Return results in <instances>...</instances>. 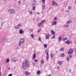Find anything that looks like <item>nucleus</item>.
<instances>
[{"mask_svg": "<svg viewBox=\"0 0 76 76\" xmlns=\"http://www.w3.org/2000/svg\"><path fill=\"white\" fill-rule=\"evenodd\" d=\"M28 61H26V62H23V69H26L27 67V66H28Z\"/></svg>", "mask_w": 76, "mask_h": 76, "instance_id": "f257e3e1", "label": "nucleus"}, {"mask_svg": "<svg viewBox=\"0 0 76 76\" xmlns=\"http://www.w3.org/2000/svg\"><path fill=\"white\" fill-rule=\"evenodd\" d=\"M73 52V50L72 49L70 48L69 49V50L68 52V54L69 55V54H72Z\"/></svg>", "mask_w": 76, "mask_h": 76, "instance_id": "f03ea898", "label": "nucleus"}, {"mask_svg": "<svg viewBox=\"0 0 76 76\" xmlns=\"http://www.w3.org/2000/svg\"><path fill=\"white\" fill-rule=\"evenodd\" d=\"M24 39H21L20 40V42L19 43V45H21L23 42H24Z\"/></svg>", "mask_w": 76, "mask_h": 76, "instance_id": "7ed1b4c3", "label": "nucleus"}, {"mask_svg": "<svg viewBox=\"0 0 76 76\" xmlns=\"http://www.w3.org/2000/svg\"><path fill=\"white\" fill-rule=\"evenodd\" d=\"M45 53L47 55V57L46 58L47 59V60H48V58H49V57L48 56L49 55H48V50H45Z\"/></svg>", "mask_w": 76, "mask_h": 76, "instance_id": "20e7f679", "label": "nucleus"}, {"mask_svg": "<svg viewBox=\"0 0 76 76\" xmlns=\"http://www.w3.org/2000/svg\"><path fill=\"white\" fill-rule=\"evenodd\" d=\"M9 10L10 13L12 14H14V13H15V11L13 9H9Z\"/></svg>", "mask_w": 76, "mask_h": 76, "instance_id": "39448f33", "label": "nucleus"}, {"mask_svg": "<svg viewBox=\"0 0 76 76\" xmlns=\"http://www.w3.org/2000/svg\"><path fill=\"white\" fill-rule=\"evenodd\" d=\"M20 26H21V23H20L17 26H15V28H20Z\"/></svg>", "mask_w": 76, "mask_h": 76, "instance_id": "423d86ee", "label": "nucleus"}, {"mask_svg": "<svg viewBox=\"0 0 76 76\" xmlns=\"http://www.w3.org/2000/svg\"><path fill=\"white\" fill-rule=\"evenodd\" d=\"M65 42L67 44H70L72 43V42L69 40H68V41H66Z\"/></svg>", "mask_w": 76, "mask_h": 76, "instance_id": "0eeeda50", "label": "nucleus"}, {"mask_svg": "<svg viewBox=\"0 0 76 76\" xmlns=\"http://www.w3.org/2000/svg\"><path fill=\"white\" fill-rule=\"evenodd\" d=\"M57 24V21H54L53 22L52 24V25H56Z\"/></svg>", "mask_w": 76, "mask_h": 76, "instance_id": "6e6552de", "label": "nucleus"}, {"mask_svg": "<svg viewBox=\"0 0 76 76\" xmlns=\"http://www.w3.org/2000/svg\"><path fill=\"white\" fill-rule=\"evenodd\" d=\"M16 60H17V59L16 58H14L12 59V61L14 62H15V61H16Z\"/></svg>", "mask_w": 76, "mask_h": 76, "instance_id": "1a4fd4ad", "label": "nucleus"}, {"mask_svg": "<svg viewBox=\"0 0 76 76\" xmlns=\"http://www.w3.org/2000/svg\"><path fill=\"white\" fill-rule=\"evenodd\" d=\"M25 74L26 75H30V73L28 72V71H26L25 72Z\"/></svg>", "mask_w": 76, "mask_h": 76, "instance_id": "9d476101", "label": "nucleus"}, {"mask_svg": "<svg viewBox=\"0 0 76 76\" xmlns=\"http://www.w3.org/2000/svg\"><path fill=\"white\" fill-rule=\"evenodd\" d=\"M19 32L20 34H23V33L24 32H23V31H22V29L20 30Z\"/></svg>", "mask_w": 76, "mask_h": 76, "instance_id": "9b49d317", "label": "nucleus"}, {"mask_svg": "<svg viewBox=\"0 0 76 76\" xmlns=\"http://www.w3.org/2000/svg\"><path fill=\"white\" fill-rule=\"evenodd\" d=\"M36 57V55L35 54H34L33 56V59L34 60L35 59V58Z\"/></svg>", "mask_w": 76, "mask_h": 76, "instance_id": "f8f14e48", "label": "nucleus"}, {"mask_svg": "<svg viewBox=\"0 0 76 76\" xmlns=\"http://www.w3.org/2000/svg\"><path fill=\"white\" fill-rule=\"evenodd\" d=\"M41 63H42V64H44V60L43 59H42L41 60Z\"/></svg>", "mask_w": 76, "mask_h": 76, "instance_id": "ddd939ff", "label": "nucleus"}, {"mask_svg": "<svg viewBox=\"0 0 76 76\" xmlns=\"http://www.w3.org/2000/svg\"><path fill=\"white\" fill-rule=\"evenodd\" d=\"M51 32L52 35H55V32L52 30H51Z\"/></svg>", "mask_w": 76, "mask_h": 76, "instance_id": "4468645a", "label": "nucleus"}, {"mask_svg": "<svg viewBox=\"0 0 76 76\" xmlns=\"http://www.w3.org/2000/svg\"><path fill=\"white\" fill-rule=\"evenodd\" d=\"M54 4H56L57 5V3L55 2V1H53V3H52V5H54Z\"/></svg>", "mask_w": 76, "mask_h": 76, "instance_id": "2eb2a0df", "label": "nucleus"}, {"mask_svg": "<svg viewBox=\"0 0 76 76\" xmlns=\"http://www.w3.org/2000/svg\"><path fill=\"white\" fill-rule=\"evenodd\" d=\"M37 75H40V73H41V72L39 71H38L37 72Z\"/></svg>", "mask_w": 76, "mask_h": 76, "instance_id": "dca6fc26", "label": "nucleus"}, {"mask_svg": "<svg viewBox=\"0 0 76 76\" xmlns=\"http://www.w3.org/2000/svg\"><path fill=\"white\" fill-rule=\"evenodd\" d=\"M35 3H36V1H35L34 0L32 1V4L33 5H35Z\"/></svg>", "mask_w": 76, "mask_h": 76, "instance_id": "f3484780", "label": "nucleus"}, {"mask_svg": "<svg viewBox=\"0 0 76 76\" xmlns=\"http://www.w3.org/2000/svg\"><path fill=\"white\" fill-rule=\"evenodd\" d=\"M50 37V34H48L46 37V39H48L49 37Z\"/></svg>", "mask_w": 76, "mask_h": 76, "instance_id": "a211bd4d", "label": "nucleus"}, {"mask_svg": "<svg viewBox=\"0 0 76 76\" xmlns=\"http://www.w3.org/2000/svg\"><path fill=\"white\" fill-rule=\"evenodd\" d=\"M66 39H67V38L64 37L63 38L62 40H63V41H64L65 40H66Z\"/></svg>", "mask_w": 76, "mask_h": 76, "instance_id": "6ab92c4d", "label": "nucleus"}, {"mask_svg": "<svg viewBox=\"0 0 76 76\" xmlns=\"http://www.w3.org/2000/svg\"><path fill=\"white\" fill-rule=\"evenodd\" d=\"M58 63L59 64H60V65L62 64V61H59L58 62Z\"/></svg>", "mask_w": 76, "mask_h": 76, "instance_id": "aec40b11", "label": "nucleus"}, {"mask_svg": "<svg viewBox=\"0 0 76 76\" xmlns=\"http://www.w3.org/2000/svg\"><path fill=\"white\" fill-rule=\"evenodd\" d=\"M55 37H56V35H54L52 37L51 39H54V38H55Z\"/></svg>", "mask_w": 76, "mask_h": 76, "instance_id": "412c9836", "label": "nucleus"}, {"mask_svg": "<svg viewBox=\"0 0 76 76\" xmlns=\"http://www.w3.org/2000/svg\"><path fill=\"white\" fill-rule=\"evenodd\" d=\"M44 48H46L47 47V45L46 44H44Z\"/></svg>", "mask_w": 76, "mask_h": 76, "instance_id": "4be33fe9", "label": "nucleus"}, {"mask_svg": "<svg viewBox=\"0 0 76 76\" xmlns=\"http://www.w3.org/2000/svg\"><path fill=\"white\" fill-rule=\"evenodd\" d=\"M53 56H54V55H53V53H52L51 54V58H53Z\"/></svg>", "mask_w": 76, "mask_h": 76, "instance_id": "5701e85b", "label": "nucleus"}, {"mask_svg": "<svg viewBox=\"0 0 76 76\" xmlns=\"http://www.w3.org/2000/svg\"><path fill=\"white\" fill-rule=\"evenodd\" d=\"M6 61L7 63H9V58H7Z\"/></svg>", "mask_w": 76, "mask_h": 76, "instance_id": "b1692460", "label": "nucleus"}, {"mask_svg": "<svg viewBox=\"0 0 76 76\" xmlns=\"http://www.w3.org/2000/svg\"><path fill=\"white\" fill-rule=\"evenodd\" d=\"M61 57H64V56H65V55L64 53H62L61 55Z\"/></svg>", "mask_w": 76, "mask_h": 76, "instance_id": "393cba45", "label": "nucleus"}, {"mask_svg": "<svg viewBox=\"0 0 76 76\" xmlns=\"http://www.w3.org/2000/svg\"><path fill=\"white\" fill-rule=\"evenodd\" d=\"M72 22V20H69L67 22V23L68 24V23H70V22Z\"/></svg>", "mask_w": 76, "mask_h": 76, "instance_id": "a878e982", "label": "nucleus"}, {"mask_svg": "<svg viewBox=\"0 0 76 76\" xmlns=\"http://www.w3.org/2000/svg\"><path fill=\"white\" fill-rule=\"evenodd\" d=\"M64 51V48H61V49H60V51Z\"/></svg>", "mask_w": 76, "mask_h": 76, "instance_id": "bb28decb", "label": "nucleus"}, {"mask_svg": "<svg viewBox=\"0 0 76 76\" xmlns=\"http://www.w3.org/2000/svg\"><path fill=\"white\" fill-rule=\"evenodd\" d=\"M45 20H43L42 21L41 23H44V22H45Z\"/></svg>", "mask_w": 76, "mask_h": 76, "instance_id": "cd10ccee", "label": "nucleus"}, {"mask_svg": "<svg viewBox=\"0 0 76 76\" xmlns=\"http://www.w3.org/2000/svg\"><path fill=\"white\" fill-rule=\"evenodd\" d=\"M42 23H39L38 24V26H41V24H42Z\"/></svg>", "mask_w": 76, "mask_h": 76, "instance_id": "c85d7f7f", "label": "nucleus"}, {"mask_svg": "<svg viewBox=\"0 0 76 76\" xmlns=\"http://www.w3.org/2000/svg\"><path fill=\"white\" fill-rule=\"evenodd\" d=\"M34 62H38V60L36 59H34Z\"/></svg>", "mask_w": 76, "mask_h": 76, "instance_id": "c756f323", "label": "nucleus"}, {"mask_svg": "<svg viewBox=\"0 0 76 76\" xmlns=\"http://www.w3.org/2000/svg\"><path fill=\"white\" fill-rule=\"evenodd\" d=\"M42 1L43 4H45V0H42Z\"/></svg>", "mask_w": 76, "mask_h": 76, "instance_id": "7c9ffc66", "label": "nucleus"}, {"mask_svg": "<svg viewBox=\"0 0 76 76\" xmlns=\"http://www.w3.org/2000/svg\"><path fill=\"white\" fill-rule=\"evenodd\" d=\"M64 26L65 28H68L69 26V25H65Z\"/></svg>", "mask_w": 76, "mask_h": 76, "instance_id": "2f4dec72", "label": "nucleus"}, {"mask_svg": "<svg viewBox=\"0 0 76 76\" xmlns=\"http://www.w3.org/2000/svg\"><path fill=\"white\" fill-rule=\"evenodd\" d=\"M58 39H59V41H61V37L59 36V37Z\"/></svg>", "mask_w": 76, "mask_h": 76, "instance_id": "473e14b6", "label": "nucleus"}, {"mask_svg": "<svg viewBox=\"0 0 76 76\" xmlns=\"http://www.w3.org/2000/svg\"><path fill=\"white\" fill-rule=\"evenodd\" d=\"M42 9H44L45 8V5H43L42 6Z\"/></svg>", "mask_w": 76, "mask_h": 76, "instance_id": "72a5a7b5", "label": "nucleus"}, {"mask_svg": "<svg viewBox=\"0 0 76 76\" xmlns=\"http://www.w3.org/2000/svg\"><path fill=\"white\" fill-rule=\"evenodd\" d=\"M33 10H35V6H34V7L33 8Z\"/></svg>", "mask_w": 76, "mask_h": 76, "instance_id": "f704fd0d", "label": "nucleus"}, {"mask_svg": "<svg viewBox=\"0 0 76 76\" xmlns=\"http://www.w3.org/2000/svg\"><path fill=\"white\" fill-rule=\"evenodd\" d=\"M71 8H72V7H71L70 6H69L68 7L69 9H71Z\"/></svg>", "mask_w": 76, "mask_h": 76, "instance_id": "c9c22d12", "label": "nucleus"}, {"mask_svg": "<svg viewBox=\"0 0 76 76\" xmlns=\"http://www.w3.org/2000/svg\"><path fill=\"white\" fill-rule=\"evenodd\" d=\"M57 17H55V18H54V20H57Z\"/></svg>", "mask_w": 76, "mask_h": 76, "instance_id": "e433bc0d", "label": "nucleus"}, {"mask_svg": "<svg viewBox=\"0 0 76 76\" xmlns=\"http://www.w3.org/2000/svg\"><path fill=\"white\" fill-rule=\"evenodd\" d=\"M41 31V29H39L37 31V32H39Z\"/></svg>", "mask_w": 76, "mask_h": 76, "instance_id": "4c0bfd02", "label": "nucleus"}, {"mask_svg": "<svg viewBox=\"0 0 76 76\" xmlns=\"http://www.w3.org/2000/svg\"><path fill=\"white\" fill-rule=\"evenodd\" d=\"M31 37H32V38H33L34 37V36L33 34H31Z\"/></svg>", "mask_w": 76, "mask_h": 76, "instance_id": "58836bf2", "label": "nucleus"}, {"mask_svg": "<svg viewBox=\"0 0 76 76\" xmlns=\"http://www.w3.org/2000/svg\"><path fill=\"white\" fill-rule=\"evenodd\" d=\"M72 57V55H70L69 56V57L70 58H71V57Z\"/></svg>", "mask_w": 76, "mask_h": 76, "instance_id": "ea45409f", "label": "nucleus"}, {"mask_svg": "<svg viewBox=\"0 0 76 76\" xmlns=\"http://www.w3.org/2000/svg\"><path fill=\"white\" fill-rule=\"evenodd\" d=\"M8 76H12V74H10Z\"/></svg>", "mask_w": 76, "mask_h": 76, "instance_id": "a19ab883", "label": "nucleus"}, {"mask_svg": "<svg viewBox=\"0 0 76 76\" xmlns=\"http://www.w3.org/2000/svg\"><path fill=\"white\" fill-rule=\"evenodd\" d=\"M67 61H69V57L67 58Z\"/></svg>", "mask_w": 76, "mask_h": 76, "instance_id": "79ce46f5", "label": "nucleus"}, {"mask_svg": "<svg viewBox=\"0 0 76 76\" xmlns=\"http://www.w3.org/2000/svg\"><path fill=\"white\" fill-rule=\"evenodd\" d=\"M30 13L31 14H32V11H30Z\"/></svg>", "mask_w": 76, "mask_h": 76, "instance_id": "37998d69", "label": "nucleus"}, {"mask_svg": "<svg viewBox=\"0 0 76 76\" xmlns=\"http://www.w3.org/2000/svg\"><path fill=\"white\" fill-rule=\"evenodd\" d=\"M39 41H41V37H39Z\"/></svg>", "mask_w": 76, "mask_h": 76, "instance_id": "c03bdc74", "label": "nucleus"}, {"mask_svg": "<svg viewBox=\"0 0 76 76\" xmlns=\"http://www.w3.org/2000/svg\"><path fill=\"white\" fill-rule=\"evenodd\" d=\"M18 3H19V4H20V1H19L18 2Z\"/></svg>", "mask_w": 76, "mask_h": 76, "instance_id": "a18cd8bd", "label": "nucleus"}, {"mask_svg": "<svg viewBox=\"0 0 76 76\" xmlns=\"http://www.w3.org/2000/svg\"><path fill=\"white\" fill-rule=\"evenodd\" d=\"M59 67H60V66H58L57 68H58V69H60Z\"/></svg>", "mask_w": 76, "mask_h": 76, "instance_id": "49530a36", "label": "nucleus"}, {"mask_svg": "<svg viewBox=\"0 0 76 76\" xmlns=\"http://www.w3.org/2000/svg\"><path fill=\"white\" fill-rule=\"evenodd\" d=\"M47 76H51V75H48Z\"/></svg>", "mask_w": 76, "mask_h": 76, "instance_id": "de8ad7c7", "label": "nucleus"}, {"mask_svg": "<svg viewBox=\"0 0 76 76\" xmlns=\"http://www.w3.org/2000/svg\"><path fill=\"white\" fill-rule=\"evenodd\" d=\"M30 31H32L33 30H32V29L30 30Z\"/></svg>", "mask_w": 76, "mask_h": 76, "instance_id": "09e8293b", "label": "nucleus"}, {"mask_svg": "<svg viewBox=\"0 0 76 76\" xmlns=\"http://www.w3.org/2000/svg\"><path fill=\"white\" fill-rule=\"evenodd\" d=\"M37 13H38V15H39V12Z\"/></svg>", "mask_w": 76, "mask_h": 76, "instance_id": "8fccbe9b", "label": "nucleus"}, {"mask_svg": "<svg viewBox=\"0 0 76 76\" xmlns=\"http://www.w3.org/2000/svg\"><path fill=\"white\" fill-rule=\"evenodd\" d=\"M8 69L9 70H10V68H9Z\"/></svg>", "mask_w": 76, "mask_h": 76, "instance_id": "3c124183", "label": "nucleus"}, {"mask_svg": "<svg viewBox=\"0 0 76 76\" xmlns=\"http://www.w3.org/2000/svg\"><path fill=\"white\" fill-rule=\"evenodd\" d=\"M0 29H1V28H0Z\"/></svg>", "mask_w": 76, "mask_h": 76, "instance_id": "603ef678", "label": "nucleus"}]
</instances>
